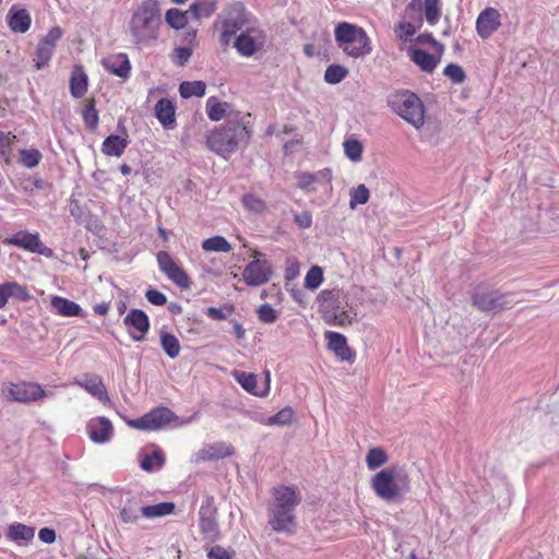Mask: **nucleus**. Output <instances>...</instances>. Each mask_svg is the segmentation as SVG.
<instances>
[{
	"label": "nucleus",
	"mask_w": 559,
	"mask_h": 559,
	"mask_svg": "<svg viewBox=\"0 0 559 559\" xmlns=\"http://www.w3.org/2000/svg\"><path fill=\"white\" fill-rule=\"evenodd\" d=\"M162 24L159 2L143 0L134 8L128 23L131 41L136 46H150L158 39Z\"/></svg>",
	"instance_id": "nucleus-1"
},
{
	"label": "nucleus",
	"mask_w": 559,
	"mask_h": 559,
	"mask_svg": "<svg viewBox=\"0 0 559 559\" xmlns=\"http://www.w3.org/2000/svg\"><path fill=\"white\" fill-rule=\"evenodd\" d=\"M273 501L269 504V525L277 533L293 534L297 522L295 509L301 499L297 491L285 485L273 488Z\"/></svg>",
	"instance_id": "nucleus-2"
},
{
	"label": "nucleus",
	"mask_w": 559,
	"mask_h": 559,
	"mask_svg": "<svg viewBox=\"0 0 559 559\" xmlns=\"http://www.w3.org/2000/svg\"><path fill=\"white\" fill-rule=\"evenodd\" d=\"M249 121L236 115L213 130L206 139V144L211 151L227 159L235 153L240 145L247 144L251 138V131L248 127Z\"/></svg>",
	"instance_id": "nucleus-3"
},
{
	"label": "nucleus",
	"mask_w": 559,
	"mask_h": 559,
	"mask_svg": "<svg viewBox=\"0 0 559 559\" xmlns=\"http://www.w3.org/2000/svg\"><path fill=\"white\" fill-rule=\"evenodd\" d=\"M373 492L385 502H400L411 490L407 472L399 466H389L376 473L370 480Z\"/></svg>",
	"instance_id": "nucleus-4"
},
{
	"label": "nucleus",
	"mask_w": 559,
	"mask_h": 559,
	"mask_svg": "<svg viewBox=\"0 0 559 559\" xmlns=\"http://www.w3.org/2000/svg\"><path fill=\"white\" fill-rule=\"evenodd\" d=\"M338 288L324 289L318 295L319 309L326 323L332 325H348L357 319V310L353 304L345 301Z\"/></svg>",
	"instance_id": "nucleus-5"
},
{
	"label": "nucleus",
	"mask_w": 559,
	"mask_h": 559,
	"mask_svg": "<svg viewBox=\"0 0 559 559\" xmlns=\"http://www.w3.org/2000/svg\"><path fill=\"white\" fill-rule=\"evenodd\" d=\"M255 23L253 14L247 10L242 2H234L223 9L217 16L216 25L219 27V43L227 47L238 32Z\"/></svg>",
	"instance_id": "nucleus-6"
},
{
	"label": "nucleus",
	"mask_w": 559,
	"mask_h": 559,
	"mask_svg": "<svg viewBox=\"0 0 559 559\" xmlns=\"http://www.w3.org/2000/svg\"><path fill=\"white\" fill-rule=\"evenodd\" d=\"M389 108L412 124L420 129L425 123V107L421 99L413 92L397 91L388 96Z\"/></svg>",
	"instance_id": "nucleus-7"
},
{
	"label": "nucleus",
	"mask_w": 559,
	"mask_h": 559,
	"mask_svg": "<svg viewBox=\"0 0 559 559\" xmlns=\"http://www.w3.org/2000/svg\"><path fill=\"white\" fill-rule=\"evenodd\" d=\"M337 46L349 57L360 58L372 50L370 38L362 27L343 22L334 31Z\"/></svg>",
	"instance_id": "nucleus-8"
},
{
	"label": "nucleus",
	"mask_w": 559,
	"mask_h": 559,
	"mask_svg": "<svg viewBox=\"0 0 559 559\" xmlns=\"http://www.w3.org/2000/svg\"><path fill=\"white\" fill-rule=\"evenodd\" d=\"M265 43L266 34L264 29L254 23L235 37L234 47L240 56L250 58L261 51Z\"/></svg>",
	"instance_id": "nucleus-9"
},
{
	"label": "nucleus",
	"mask_w": 559,
	"mask_h": 559,
	"mask_svg": "<svg viewBox=\"0 0 559 559\" xmlns=\"http://www.w3.org/2000/svg\"><path fill=\"white\" fill-rule=\"evenodd\" d=\"M510 295L500 290L476 288L472 293V304L481 312H500L511 306Z\"/></svg>",
	"instance_id": "nucleus-10"
},
{
	"label": "nucleus",
	"mask_w": 559,
	"mask_h": 559,
	"mask_svg": "<svg viewBox=\"0 0 559 559\" xmlns=\"http://www.w3.org/2000/svg\"><path fill=\"white\" fill-rule=\"evenodd\" d=\"M199 527L203 538L214 543L221 537L217 523V508L212 496H205L199 510Z\"/></svg>",
	"instance_id": "nucleus-11"
},
{
	"label": "nucleus",
	"mask_w": 559,
	"mask_h": 559,
	"mask_svg": "<svg viewBox=\"0 0 559 559\" xmlns=\"http://www.w3.org/2000/svg\"><path fill=\"white\" fill-rule=\"evenodd\" d=\"M260 251L253 252V260L250 261L242 271L243 282L251 287L266 284L273 276L274 271L271 262Z\"/></svg>",
	"instance_id": "nucleus-12"
},
{
	"label": "nucleus",
	"mask_w": 559,
	"mask_h": 559,
	"mask_svg": "<svg viewBox=\"0 0 559 559\" xmlns=\"http://www.w3.org/2000/svg\"><path fill=\"white\" fill-rule=\"evenodd\" d=\"M159 271L174 284L182 289L191 286V280L181 265L167 252L159 251L156 254Z\"/></svg>",
	"instance_id": "nucleus-13"
},
{
	"label": "nucleus",
	"mask_w": 559,
	"mask_h": 559,
	"mask_svg": "<svg viewBox=\"0 0 559 559\" xmlns=\"http://www.w3.org/2000/svg\"><path fill=\"white\" fill-rule=\"evenodd\" d=\"M176 418L173 411L167 407H156L140 418L128 421L130 427L139 430H158Z\"/></svg>",
	"instance_id": "nucleus-14"
},
{
	"label": "nucleus",
	"mask_w": 559,
	"mask_h": 559,
	"mask_svg": "<svg viewBox=\"0 0 559 559\" xmlns=\"http://www.w3.org/2000/svg\"><path fill=\"white\" fill-rule=\"evenodd\" d=\"M3 243L24 249L32 253H37L46 258H50L53 254L52 250L43 243L38 233L20 230L13 236L5 238Z\"/></svg>",
	"instance_id": "nucleus-15"
},
{
	"label": "nucleus",
	"mask_w": 559,
	"mask_h": 559,
	"mask_svg": "<svg viewBox=\"0 0 559 559\" xmlns=\"http://www.w3.org/2000/svg\"><path fill=\"white\" fill-rule=\"evenodd\" d=\"M123 324L134 342L144 341L151 325L148 316L141 309H131L123 318Z\"/></svg>",
	"instance_id": "nucleus-16"
},
{
	"label": "nucleus",
	"mask_w": 559,
	"mask_h": 559,
	"mask_svg": "<svg viewBox=\"0 0 559 559\" xmlns=\"http://www.w3.org/2000/svg\"><path fill=\"white\" fill-rule=\"evenodd\" d=\"M5 394L9 400L20 403L35 402L46 395L45 390L37 383H11Z\"/></svg>",
	"instance_id": "nucleus-17"
},
{
	"label": "nucleus",
	"mask_w": 559,
	"mask_h": 559,
	"mask_svg": "<svg viewBox=\"0 0 559 559\" xmlns=\"http://www.w3.org/2000/svg\"><path fill=\"white\" fill-rule=\"evenodd\" d=\"M501 26V14L495 8L484 9L476 20V32L481 39L489 38Z\"/></svg>",
	"instance_id": "nucleus-18"
},
{
	"label": "nucleus",
	"mask_w": 559,
	"mask_h": 559,
	"mask_svg": "<svg viewBox=\"0 0 559 559\" xmlns=\"http://www.w3.org/2000/svg\"><path fill=\"white\" fill-rule=\"evenodd\" d=\"M87 435L95 443H106L112 437L111 421L106 417L92 418L86 426Z\"/></svg>",
	"instance_id": "nucleus-19"
},
{
	"label": "nucleus",
	"mask_w": 559,
	"mask_h": 559,
	"mask_svg": "<svg viewBox=\"0 0 559 559\" xmlns=\"http://www.w3.org/2000/svg\"><path fill=\"white\" fill-rule=\"evenodd\" d=\"M324 335L328 340L329 349H331L337 358L342 361H354L355 353L347 345V340L343 334L334 331H328Z\"/></svg>",
	"instance_id": "nucleus-20"
},
{
	"label": "nucleus",
	"mask_w": 559,
	"mask_h": 559,
	"mask_svg": "<svg viewBox=\"0 0 559 559\" xmlns=\"http://www.w3.org/2000/svg\"><path fill=\"white\" fill-rule=\"evenodd\" d=\"M297 186L304 191H313V185H330L332 171L330 168H323L316 173H296Z\"/></svg>",
	"instance_id": "nucleus-21"
},
{
	"label": "nucleus",
	"mask_w": 559,
	"mask_h": 559,
	"mask_svg": "<svg viewBox=\"0 0 559 559\" xmlns=\"http://www.w3.org/2000/svg\"><path fill=\"white\" fill-rule=\"evenodd\" d=\"M407 53L409 59L423 71L426 73H432L438 64L440 63L441 56H433L420 48L409 47L407 49Z\"/></svg>",
	"instance_id": "nucleus-22"
},
{
	"label": "nucleus",
	"mask_w": 559,
	"mask_h": 559,
	"mask_svg": "<svg viewBox=\"0 0 559 559\" xmlns=\"http://www.w3.org/2000/svg\"><path fill=\"white\" fill-rule=\"evenodd\" d=\"M234 379L241 385L243 390L255 396H266L270 392V372H266V380L263 390L257 391V376L251 372L235 370Z\"/></svg>",
	"instance_id": "nucleus-23"
},
{
	"label": "nucleus",
	"mask_w": 559,
	"mask_h": 559,
	"mask_svg": "<svg viewBox=\"0 0 559 559\" xmlns=\"http://www.w3.org/2000/svg\"><path fill=\"white\" fill-rule=\"evenodd\" d=\"M10 298L19 301H27L31 299V294L26 286L17 282H5L0 284V309L4 308Z\"/></svg>",
	"instance_id": "nucleus-24"
},
{
	"label": "nucleus",
	"mask_w": 559,
	"mask_h": 559,
	"mask_svg": "<svg viewBox=\"0 0 559 559\" xmlns=\"http://www.w3.org/2000/svg\"><path fill=\"white\" fill-rule=\"evenodd\" d=\"M75 384L83 388L92 396L98 399L100 402H108L109 396L103 380L95 374H84L81 379H76Z\"/></svg>",
	"instance_id": "nucleus-25"
},
{
	"label": "nucleus",
	"mask_w": 559,
	"mask_h": 559,
	"mask_svg": "<svg viewBox=\"0 0 559 559\" xmlns=\"http://www.w3.org/2000/svg\"><path fill=\"white\" fill-rule=\"evenodd\" d=\"M104 68L109 73L117 75L121 79L130 76L131 64L126 53H117L109 56L102 61Z\"/></svg>",
	"instance_id": "nucleus-26"
},
{
	"label": "nucleus",
	"mask_w": 559,
	"mask_h": 559,
	"mask_svg": "<svg viewBox=\"0 0 559 559\" xmlns=\"http://www.w3.org/2000/svg\"><path fill=\"white\" fill-rule=\"evenodd\" d=\"M233 454V448L225 442H216L206 444L195 453L194 461L197 463L202 461L219 460Z\"/></svg>",
	"instance_id": "nucleus-27"
},
{
	"label": "nucleus",
	"mask_w": 559,
	"mask_h": 559,
	"mask_svg": "<svg viewBox=\"0 0 559 559\" xmlns=\"http://www.w3.org/2000/svg\"><path fill=\"white\" fill-rule=\"evenodd\" d=\"M32 19L26 9L13 5L8 13V25L14 33H26L31 27Z\"/></svg>",
	"instance_id": "nucleus-28"
},
{
	"label": "nucleus",
	"mask_w": 559,
	"mask_h": 559,
	"mask_svg": "<svg viewBox=\"0 0 559 559\" xmlns=\"http://www.w3.org/2000/svg\"><path fill=\"white\" fill-rule=\"evenodd\" d=\"M50 305L52 309L62 317H82L83 309L81 306L68 298L61 296H53Z\"/></svg>",
	"instance_id": "nucleus-29"
},
{
	"label": "nucleus",
	"mask_w": 559,
	"mask_h": 559,
	"mask_svg": "<svg viewBox=\"0 0 559 559\" xmlns=\"http://www.w3.org/2000/svg\"><path fill=\"white\" fill-rule=\"evenodd\" d=\"M155 116L160 124L168 129L175 123V106L168 98H162L155 105Z\"/></svg>",
	"instance_id": "nucleus-30"
},
{
	"label": "nucleus",
	"mask_w": 559,
	"mask_h": 559,
	"mask_svg": "<svg viewBox=\"0 0 559 559\" xmlns=\"http://www.w3.org/2000/svg\"><path fill=\"white\" fill-rule=\"evenodd\" d=\"M5 535L10 540L14 543H28L35 536V528L16 522L8 526Z\"/></svg>",
	"instance_id": "nucleus-31"
},
{
	"label": "nucleus",
	"mask_w": 559,
	"mask_h": 559,
	"mask_svg": "<svg viewBox=\"0 0 559 559\" xmlns=\"http://www.w3.org/2000/svg\"><path fill=\"white\" fill-rule=\"evenodd\" d=\"M128 146L127 138H121L117 134H110L107 136L102 144V152L106 156L119 157L123 154Z\"/></svg>",
	"instance_id": "nucleus-32"
},
{
	"label": "nucleus",
	"mask_w": 559,
	"mask_h": 559,
	"mask_svg": "<svg viewBox=\"0 0 559 559\" xmlns=\"http://www.w3.org/2000/svg\"><path fill=\"white\" fill-rule=\"evenodd\" d=\"M142 509L143 506L138 498H130L120 509L119 518L124 524H133L139 520L140 513L142 514Z\"/></svg>",
	"instance_id": "nucleus-33"
},
{
	"label": "nucleus",
	"mask_w": 559,
	"mask_h": 559,
	"mask_svg": "<svg viewBox=\"0 0 559 559\" xmlns=\"http://www.w3.org/2000/svg\"><path fill=\"white\" fill-rule=\"evenodd\" d=\"M87 91V75L82 67H75L70 79V92L74 98H81Z\"/></svg>",
	"instance_id": "nucleus-34"
},
{
	"label": "nucleus",
	"mask_w": 559,
	"mask_h": 559,
	"mask_svg": "<svg viewBox=\"0 0 559 559\" xmlns=\"http://www.w3.org/2000/svg\"><path fill=\"white\" fill-rule=\"evenodd\" d=\"M159 338L164 353L171 359L177 358L181 350V345L178 337L165 329H162L159 331Z\"/></svg>",
	"instance_id": "nucleus-35"
},
{
	"label": "nucleus",
	"mask_w": 559,
	"mask_h": 559,
	"mask_svg": "<svg viewBox=\"0 0 559 559\" xmlns=\"http://www.w3.org/2000/svg\"><path fill=\"white\" fill-rule=\"evenodd\" d=\"M217 9L216 0H194L189 8L195 20L210 17Z\"/></svg>",
	"instance_id": "nucleus-36"
},
{
	"label": "nucleus",
	"mask_w": 559,
	"mask_h": 559,
	"mask_svg": "<svg viewBox=\"0 0 559 559\" xmlns=\"http://www.w3.org/2000/svg\"><path fill=\"white\" fill-rule=\"evenodd\" d=\"M295 412L290 406L282 408L276 414L259 420L264 426H288L294 419Z\"/></svg>",
	"instance_id": "nucleus-37"
},
{
	"label": "nucleus",
	"mask_w": 559,
	"mask_h": 559,
	"mask_svg": "<svg viewBox=\"0 0 559 559\" xmlns=\"http://www.w3.org/2000/svg\"><path fill=\"white\" fill-rule=\"evenodd\" d=\"M228 108V103L219 102L215 96H212L206 100V112L212 121L222 120L225 117Z\"/></svg>",
	"instance_id": "nucleus-38"
},
{
	"label": "nucleus",
	"mask_w": 559,
	"mask_h": 559,
	"mask_svg": "<svg viewBox=\"0 0 559 559\" xmlns=\"http://www.w3.org/2000/svg\"><path fill=\"white\" fill-rule=\"evenodd\" d=\"M175 511V503L160 502L152 506H143L142 515L147 519L169 515Z\"/></svg>",
	"instance_id": "nucleus-39"
},
{
	"label": "nucleus",
	"mask_w": 559,
	"mask_h": 559,
	"mask_svg": "<svg viewBox=\"0 0 559 559\" xmlns=\"http://www.w3.org/2000/svg\"><path fill=\"white\" fill-rule=\"evenodd\" d=\"M165 21L169 27L174 29H181L188 24V12L181 11L177 8H171L167 10Z\"/></svg>",
	"instance_id": "nucleus-40"
},
{
	"label": "nucleus",
	"mask_w": 559,
	"mask_h": 559,
	"mask_svg": "<svg viewBox=\"0 0 559 559\" xmlns=\"http://www.w3.org/2000/svg\"><path fill=\"white\" fill-rule=\"evenodd\" d=\"M388 460L386 452L380 447L371 448L366 455V464L370 471H376L383 466Z\"/></svg>",
	"instance_id": "nucleus-41"
},
{
	"label": "nucleus",
	"mask_w": 559,
	"mask_h": 559,
	"mask_svg": "<svg viewBox=\"0 0 559 559\" xmlns=\"http://www.w3.org/2000/svg\"><path fill=\"white\" fill-rule=\"evenodd\" d=\"M205 88L206 86L202 81H186L179 85V93L182 98L202 97L205 94Z\"/></svg>",
	"instance_id": "nucleus-42"
},
{
	"label": "nucleus",
	"mask_w": 559,
	"mask_h": 559,
	"mask_svg": "<svg viewBox=\"0 0 559 559\" xmlns=\"http://www.w3.org/2000/svg\"><path fill=\"white\" fill-rule=\"evenodd\" d=\"M165 464V456L162 451H154L150 455H145L140 463V466L145 472H154L160 469Z\"/></svg>",
	"instance_id": "nucleus-43"
},
{
	"label": "nucleus",
	"mask_w": 559,
	"mask_h": 559,
	"mask_svg": "<svg viewBox=\"0 0 559 559\" xmlns=\"http://www.w3.org/2000/svg\"><path fill=\"white\" fill-rule=\"evenodd\" d=\"M343 146L344 153L349 160L354 163L361 160L364 147L359 140L354 138L346 139L343 143Z\"/></svg>",
	"instance_id": "nucleus-44"
},
{
	"label": "nucleus",
	"mask_w": 559,
	"mask_h": 559,
	"mask_svg": "<svg viewBox=\"0 0 559 559\" xmlns=\"http://www.w3.org/2000/svg\"><path fill=\"white\" fill-rule=\"evenodd\" d=\"M202 248L211 252H229L231 250L230 243L223 236H214L205 239L202 242Z\"/></svg>",
	"instance_id": "nucleus-45"
},
{
	"label": "nucleus",
	"mask_w": 559,
	"mask_h": 559,
	"mask_svg": "<svg viewBox=\"0 0 559 559\" xmlns=\"http://www.w3.org/2000/svg\"><path fill=\"white\" fill-rule=\"evenodd\" d=\"M83 121L86 126V128L91 131H95L98 127V111L95 107V102L90 100L82 112Z\"/></svg>",
	"instance_id": "nucleus-46"
},
{
	"label": "nucleus",
	"mask_w": 559,
	"mask_h": 559,
	"mask_svg": "<svg viewBox=\"0 0 559 559\" xmlns=\"http://www.w3.org/2000/svg\"><path fill=\"white\" fill-rule=\"evenodd\" d=\"M348 74V70L341 64H331L324 72V81L329 84L342 82Z\"/></svg>",
	"instance_id": "nucleus-47"
},
{
	"label": "nucleus",
	"mask_w": 559,
	"mask_h": 559,
	"mask_svg": "<svg viewBox=\"0 0 559 559\" xmlns=\"http://www.w3.org/2000/svg\"><path fill=\"white\" fill-rule=\"evenodd\" d=\"M370 192L365 185H358L356 188L350 190V209H355L357 205L366 204L369 200Z\"/></svg>",
	"instance_id": "nucleus-48"
},
{
	"label": "nucleus",
	"mask_w": 559,
	"mask_h": 559,
	"mask_svg": "<svg viewBox=\"0 0 559 559\" xmlns=\"http://www.w3.org/2000/svg\"><path fill=\"white\" fill-rule=\"evenodd\" d=\"M41 160V153L36 148H24L20 152V162L26 168L36 167Z\"/></svg>",
	"instance_id": "nucleus-49"
},
{
	"label": "nucleus",
	"mask_w": 559,
	"mask_h": 559,
	"mask_svg": "<svg viewBox=\"0 0 559 559\" xmlns=\"http://www.w3.org/2000/svg\"><path fill=\"white\" fill-rule=\"evenodd\" d=\"M243 206L253 213H263L266 209L265 202L255 194L248 193L241 199Z\"/></svg>",
	"instance_id": "nucleus-50"
},
{
	"label": "nucleus",
	"mask_w": 559,
	"mask_h": 559,
	"mask_svg": "<svg viewBox=\"0 0 559 559\" xmlns=\"http://www.w3.org/2000/svg\"><path fill=\"white\" fill-rule=\"evenodd\" d=\"M323 281V270L318 265H313L307 272L305 277V286L309 289H317Z\"/></svg>",
	"instance_id": "nucleus-51"
},
{
	"label": "nucleus",
	"mask_w": 559,
	"mask_h": 559,
	"mask_svg": "<svg viewBox=\"0 0 559 559\" xmlns=\"http://www.w3.org/2000/svg\"><path fill=\"white\" fill-rule=\"evenodd\" d=\"M53 51V49L38 43L34 58L35 66L38 70L45 68L49 63Z\"/></svg>",
	"instance_id": "nucleus-52"
},
{
	"label": "nucleus",
	"mask_w": 559,
	"mask_h": 559,
	"mask_svg": "<svg viewBox=\"0 0 559 559\" xmlns=\"http://www.w3.org/2000/svg\"><path fill=\"white\" fill-rule=\"evenodd\" d=\"M417 28L409 22H400L394 28L396 37L402 41H411Z\"/></svg>",
	"instance_id": "nucleus-53"
},
{
	"label": "nucleus",
	"mask_w": 559,
	"mask_h": 559,
	"mask_svg": "<svg viewBox=\"0 0 559 559\" xmlns=\"http://www.w3.org/2000/svg\"><path fill=\"white\" fill-rule=\"evenodd\" d=\"M443 74L451 80L454 84H461L465 81L466 74L463 70V68L456 63H450L448 64L444 70Z\"/></svg>",
	"instance_id": "nucleus-54"
},
{
	"label": "nucleus",
	"mask_w": 559,
	"mask_h": 559,
	"mask_svg": "<svg viewBox=\"0 0 559 559\" xmlns=\"http://www.w3.org/2000/svg\"><path fill=\"white\" fill-rule=\"evenodd\" d=\"M258 319L262 323L271 324L274 323L277 318V311L269 304L261 305L257 310Z\"/></svg>",
	"instance_id": "nucleus-55"
},
{
	"label": "nucleus",
	"mask_w": 559,
	"mask_h": 559,
	"mask_svg": "<svg viewBox=\"0 0 559 559\" xmlns=\"http://www.w3.org/2000/svg\"><path fill=\"white\" fill-rule=\"evenodd\" d=\"M15 136H11L10 133L0 131V156L4 158L5 163L10 162L11 158V143Z\"/></svg>",
	"instance_id": "nucleus-56"
},
{
	"label": "nucleus",
	"mask_w": 559,
	"mask_h": 559,
	"mask_svg": "<svg viewBox=\"0 0 559 559\" xmlns=\"http://www.w3.org/2000/svg\"><path fill=\"white\" fill-rule=\"evenodd\" d=\"M424 15L429 25H436L441 16V7L425 3Z\"/></svg>",
	"instance_id": "nucleus-57"
},
{
	"label": "nucleus",
	"mask_w": 559,
	"mask_h": 559,
	"mask_svg": "<svg viewBox=\"0 0 559 559\" xmlns=\"http://www.w3.org/2000/svg\"><path fill=\"white\" fill-rule=\"evenodd\" d=\"M62 29L59 26H55L49 29L39 43L55 50L56 44L62 37Z\"/></svg>",
	"instance_id": "nucleus-58"
},
{
	"label": "nucleus",
	"mask_w": 559,
	"mask_h": 559,
	"mask_svg": "<svg viewBox=\"0 0 559 559\" xmlns=\"http://www.w3.org/2000/svg\"><path fill=\"white\" fill-rule=\"evenodd\" d=\"M415 41L417 44H421V45H426V44L431 45L435 48V50L440 55H442L444 51V46L441 43H439L438 40H436V38L432 36L431 33H424V34L418 35L415 38Z\"/></svg>",
	"instance_id": "nucleus-59"
},
{
	"label": "nucleus",
	"mask_w": 559,
	"mask_h": 559,
	"mask_svg": "<svg viewBox=\"0 0 559 559\" xmlns=\"http://www.w3.org/2000/svg\"><path fill=\"white\" fill-rule=\"evenodd\" d=\"M234 310L233 306H224L221 308L210 307L206 310V314L213 320H224Z\"/></svg>",
	"instance_id": "nucleus-60"
},
{
	"label": "nucleus",
	"mask_w": 559,
	"mask_h": 559,
	"mask_svg": "<svg viewBox=\"0 0 559 559\" xmlns=\"http://www.w3.org/2000/svg\"><path fill=\"white\" fill-rule=\"evenodd\" d=\"M192 56V49L190 47H178L174 52V62L182 67L185 66L190 57Z\"/></svg>",
	"instance_id": "nucleus-61"
},
{
	"label": "nucleus",
	"mask_w": 559,
	"mask_h": 559,
	"mask_svg": "<svg viewBox=\"0 0 559 559\" xmlns=\"http://www.w3.org/2000/svg\"><path fill=\"white\" fill-rule=\"evenodd\" d=\"M145 297L154 306H164L167 302L166 295L157 289H148Z\"/></svg>",
	"instance_id": "nucleus-62"
},
{
	"label": "nucleus",
	"mask_w": 559,
	"mask_h": 559,
	"mask_svg": "<svg viewBox=\"0 0 559 559\" xmlns=\"http://www.w3.org/2000/svg\"><path fill=\"white\" fill-rule=\"evenodd\" d=\"M209 559H231L228 550L219 545L212 546L207 551Z\"/></svg>",
	"instance_id": "nucleus-63"
},
{
	"label": "nucleus",
	"mask_w": 559,
	"mask_h": 559,
	"mask_svg": "<svg viewBox=\"0 0 559 559\" xmlns=\"http://www.w3.org/2000/svg\"><path fill=\"white\" fill-rule=\"evenodd\" d=\"M39 539L45 544H52L56 542V532L49 527H43L38 532Z\"/></svg>",
	"instance_id": "nucleus-64"
}]
</instances>
